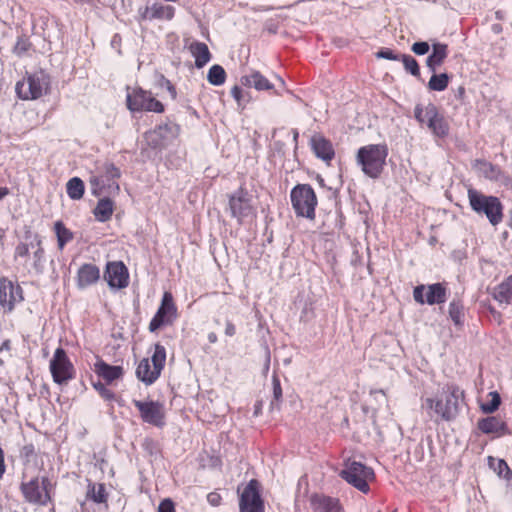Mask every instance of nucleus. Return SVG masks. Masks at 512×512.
I'll list each match as a JSON object with an SVG mask.
<instances>
[{
    "label": "nucleus",
    "mask_w": 512,
    "mask_h": 512,
    "mask_svg": "<svg viewBox=\"0 0 512 512\" xmlns=\"http://www.w3.org/2000/svg\"><path fill=\"white\" fill-rule=\"evenodd\" d=\"M414 116L420 124L426 125L436 137L444 138L448 135L449 125L434 104L430 103L425 107L421 104L416 105Z\"/></svg>",
    "instance_id": "423d86ee"
},
{
    "label": "nucleus",
    "mask_w": 512,
    "mask_h": 512,
    "mask_svg": "<svg viewBox=\"0 0 512 512\" xmlns=\"http://www.w3.org/2000/svg\"><path fill=\"white\" fill-rule=\"evenodd\" d=\"M269 363H270V355L268 354L267 359H266V369L269 368Z\"/></svg>",
    "instance_id": "bf43d9fd"
},
{
    "label": "nucleus",
    "mask_w": 512,
    "mask_h": 512,
    "mask_svg": "<svg viewBox=\"0 0 512 512\" xmlns=\"http://www.w3.org/2000/svg\"><path fill=\"white\" fill-rule=\"evenodd\" d=\"M343 479L363 493L369 491V482L374 479V472L371 468L360 462L353 461L346 464L345 469L340 473Z\"/></svg>",
    "instance_id": "9b49d317"
},
{
    "label": "nucleus",
    "mask_w": 512,
    "mask_h": 512,
    "mask_svg": "<svg viewBox=\"0 0 512 512\" xmlns=\"http://www.w3.org/2000/svg\"><path fill=\"white\" fill-rule=\"evenodd\" d=\"M377 58H384L388 60H400L401 55L395 54L391 49H381L376 53Z\"/></svg>",
    "instance_id": "a18cd8bd"
},
{
    "label": "nucleus",
    "mask_w": 512,
    "mask_h": 512,
    "mask_svg": "<svg viewBox=\"0 0 512 512\" xmlns=\"http://www.w3.org/2000/svg\"><path fill=\"white\" fill-rule=\"evenodd\" d=\"M25 499L34 504L47 505L51 500L53 484L48 477L34 478L21 485Z\"/></svg>",
    "instance_id": "9d476101"
},
{
    "label": "nucleus",
    "mask_w": 512,
    "mask_h": 512,
    "mask_svg": "<svg viewBox=\"0 0 512 512\" xmlns=\"http://www.w3.org/2000/svg\"><path fill=\"white\" fill-rule=\"evenodd\" d=\"M126 101L128 109L132 112H164V105L154 98L150 91L143 90L142 88L128 90Z\"/></svg>",
    "instance_id": "1a4fd4ad"
},
{
    "label": "nucleus",
    "mask_w": 512,
    "mask_h": 512,
    "mask_svg": "<svg viewBox=\"0 0 512 512\" xmlns=\"http://www.w3.org/2000/svg\"><path fill=\"white\" fill-rule=\"evenodd\" d=\"M175 16V8L160 2H155L151 6L139 9V21L144 20H165L170 21Z\"/></svg>",
    "instance_id": "aec40b11"
},
{
    "label": "nucleus",
    "mask_w": 512,
    "mask_h": 512,
    "mask_svg": "<svg viewBox=\"0 0 512 512\" xmlns=\"http://www.w3.org/2000/svg\"><path fill=\"white\" fill-rule=\"evenodd\" d=\"M8 194H9V189L7 187H0V200H2Z\"/></svg>",
    "instance_id": "4d7b16f0"
},
{
    "label": "nucleus",
    "mask_w": 512,
    "mask_h": 512,
    "mask_svg": "<svg viewBox=\"0 0 512 512\" xmlns=\"http://www.w3.org/2000/svg\"><path fill=\"white\" fill-rule=\"evenodd\" d=\"M50 89V77L44 71L28 74L16 84V93L22 100H36L46 95Z\"/></svg>",
    "instance_id": "20e7f679"
},
{
    "label": "nucleus",
    "mask_w": 512,
    "mask_h": 512,
    "mask_svg": "<svg viewBox=\"0 0 512 512\" xmlns=\"http://www.w3.org/2000/svg\"><path fill=\"white\" fill-rule=\"evenodd\" d=\"M114 211V203L109 198H102L98 201L97 206L94 209V215L100 222L108 221Z\"/></svg>",
    "instance_id": "c756f323"
},
{
    "label": "nucleus",
    "mask_w": 512,
    "mask_h": 512,
    "mask_svg": "<svg viewBox=\"0 0 512 512\" xmlns=\"http://www.w3.org/2000/svg\"><path fill=\"white\" fill-rule=\"evenodd\" d=\"M22 288L8 279L0 281V305L12 311L17 303L23 301Z\"/></svg>",
    "instance_id": "a211bd4d"
},
{
    "label": "nucleus",
    "mask_w": 512,
    "mask_h": 512,
    "mask_svg": "<svg viewBox=\"0 0 512 512\" xmlns=\"http://www.w3.org/2000/svg\"><path fill=\"white\" fill-rule=\"evenodd\" d=\"M258 486L256 480H251L248 483L240 497V512H264Z\"/></svg>",
    "instance_id": "f3484780"
},
{
    "label": "nucleus",
    "mask_w": 512,
    "mask_h": 512,
    "mask_svg": "<svg viewBox=\"0 0 512 512\" xmlns=\"http://www.w3.org/2000/svg\"><path fill=\"white\" fill-rule=\"evenodd\" d=\"M449 316L455 325H461L463 323V306L456 301H452L449 304Z\"/></svg>",
    "instance_id": "ea45409f"
},
{
    "label": "nucleus",
    "mask_w": 512,
    "mask_h": 512,
    "mask_svg": "<svg viewBox=\"0 0 512 512\" xmlns=\"http://www.w3.org/2000/svg\"><path fill=\"white\" fill-rule=\"evenodd\" d=\"M166 362L165 347L156 344L151 359L144 358L138 364L136 375L147 385L154 383L160 376Z\"/></svg>",
    "instance_id": "39448f33"
},
{
    "label": "nucleus",
    "mask_w": 512,
    "mask_h": 512,
    "mask_svg": "<svg viewBox=\"0 0 512 512\" xmlns=\"http://www.w3.org/2000/svg\"><path fill=\"white\" fill-rule=\"evenodd\" d=\"M208 340H209V342H210V343H215V342L217 341V336H216V334H215V333H213V332H212V333H210V334L208 335Z\"/></svg>",
    "instance_id": "13d9d810"
},
{
    "label": "nucleus",
    "mask_w": 512,
    "mask_h": 512,
    "mask_svg": "<svg viewBox=\"0 0 512 512\" xmlns=\"http://www.w3.org/2000/svg\"><path fill=\"white\" fill-rule=\"evenodd\" d=\"M231 94L239 106H242L245 104V102H247L245 99L244 92L239 86H234L231 89Z\"/></svg>",
    "instance_id": "de8ad7c7"
},
{
    "label": "nucleus",
    "mask_w": 512,
    "mask_h": 512,
    "mask_svg": "<svg viewBox=\"0 0 512 512\" xmlns=\"http://www.w3.org/2000/svg\"><path fill=\"white\" fill-rule=\"evenodd\" d=\"M100 279V269L91 263L83 264L77 272L76 282L80 289H85Z\"/></svg>",
    "instance_id": "5701e85b"
},
{
    "label": "nucleus",
    "mask_w": 512,
    "mask_h": 512,
    "mask_svg": "<svg viewBox=\"0 0 512 512\" xmlns=\"http://www.w3.org/2000/svg\"><path fill=\"white\" fill-rule=\"evenodd\" d=\"M143 422L162 428L165 425L166 412L164 404L153 400H133Z\"/></svg>",
    "instance_id": "2eb2a0df"
},
{
    "label": "nucleus",
    "mask_w": 512,
    "mask_h": 512,
    "mask_svg": "<svg viewBox=\"0 0 512 512\" xmlns=\"http://www.w3.org/2000/svg\"><path fill=\"white\" fill-rule=\"evenodd\" d=\"M478 428L486 434L499 433L504 430V423L496 417H487L479 421Z\"/></svg>",
    "instance_id": "2f4dec72"
},
{
    "label": "nucleus",
    "mask_w": 512,
    "mask_h": 512,
    "mask_svg": "<svg viewBox=\"0 0 512 512\" xmlns=\"http://www.w3.org/2000/svg\"><path fill=\"white\" fill-rule=\"evenodd\" d=\"M158 512H175V506L172 500L164 499L159 505Z\"/></svg>",
    "instance_id": "09e8293b"
},
{
    "label": "nucleus",
    "mask_w": 512,
    "mask_h": 512,
    "mask_svg": "<svg viewBox=\"0 0 512 512\" xmlns=\"http://www.w3.org/2000/svg\"><path fill=\"white\" fill-rule=\"evenodd\" d=\"M188 49L195 58V66L199 69L203 68L211 60L212 56L209 48L203 42L193 41L190 43Z\"/></svg>",
    "instance_id": "393cba45"
},
{
    "label": "nucleus",
    "mask_w": 512,
    "mask_h": 512,
    "mask_svg": "<svg viewBox=\"0 0 512 512\" xmlns=\"http://www.w3.org/2000/svg\"><path fill=\"white\" fill-rule=\"evenodd\" d=\"M493 296L499 303H512V275L495 287Z\"/></svg>",
    "instance_id": "c85d7f7f"
},
{
    "label": "nucleus",
    "mask_w": 512,
    "mask_h": 512,
    "mask_svg": "<svg viewBox=\"0 0 512 512\" xmlns=\"http://www.w3.org/2000/svg\"><path fill=\"white\" fill-rule=\"evenodd\" d=\"M228 204L231 216L236 218L239 223L256 216L253 196L242 186L229 196Z\"/></svg>",
    "instance_id": "6e6552de"
},
{
    "label": "nucleus",
    "mask_w": 512,
    "mask_h": 512,
    "mask_svg": "<svg viewBox=\"0 0 512 512\" xmlns=\"http://www.w3.org/2000/svg\"><path fill=\"white\" fill-rule=\"evenodd\" d=\"M311 505L314 512H342L338 499L323 495H314Z\"/></svg>",
    "instance_id": "b1692460"
},
{
    "label": "nucleus",
    "mask_w": 512,
    "mask_h": 512,
    "mask_svg": "<svg viewBox=\"0 0 512 512\" xmlns=\"http://www.w3.org/2000/svg\"><path fill=\"white\" fill-rule=\"evenodd\" d=\"M471 208L478 214H485L492 225H497L503 218V206L495 196H486L475 189L468 190Z\"/></svg>",
    "instance_id": "7ed1b4c3"
},
{
    "label": "nucleus",
    "mask_w": 512,
    "mask_h": 512,
    "mask_svg": "<svg viewBox=\"0 0 512 512\" xmlns=\"http://www.w3.org/2000/svg\"><path fill=\"white\" fill-rule=\"evenodd\" d=\"M430 46L427 42H415L411 50L417 55H425L428 53Z\"/></svg>",
    "instance_id": "49530a36"
},
{
    "label": "nucleus",
    "mask_w": 512,
    "mask_h": 512,
    "mask_svg": "<svg viewBox=\"0 0 512 512\" xmlns=\"http://www.w3.org/2000/svg\"><path fill=\"white\" fill-rule=\"evenodd\" d=\"M400 60L402 61L407 72L416 77L420 76V68L415 58H413L411 55L402 54Z\"/></svg>",
    "instance_id": "58836bf2"
},
{
    "label": "nucleus",
    "mask_w": 512,
    "mask_h": 512,
    "mask_svg": "<svg viewBox=\"0 0 512 512\" xmlns=\"http://www.w3.org/2000/svg\"><path fill=\"white\" fill-rule=\"evenodd\" d=\"M490 401L481 404V409L485 413H493L496 411L501 403L500 395L497 392H490L488 394Z\"/></svg>",
    "instance_id": "a19ab883"
},
{
    "label": "nucleus",
    "mask_w": 512,
    "mask_h": 512,
    "mask_svg": "<svg viewBox=\"0 0 512 512\" xmlns=\"http://www.w3.org/2000/svg\"><path fill=\"white\" fill-rule=\"evenodd\" d=\"M490 466L494 469L499 477H502L506 480L512 479V471L506 461L503 459H494L490 457Z\"/></svg>",
    "instance_id": "e433bc0d"
},
{
    "label": "nucleus",
    "mask_w": 512,
    "mask_h": 512,
    "mask_svg": "<svg viewBox=\"0 0 512 512\" xmlns=\"http://www.w3.org/2000/svg\"><path fill=\"white\" fill-rule=\"evenodd\" d=\"M94 372L107 384H111L115 380L121 379L124 375V369L122 366L109 365L102 359H98L94 364Z\"/></svg>",
    "instance_id": "4be33fe9"
},
{
    "label": "nucleus",
    "mask_w": 512,
    "mask_h": 512,
    "mask_svg": "<svg viewBox=\"0 0 512 512\" xmlns=\"http://www.w3.org/2000/svg\"><path fill=\"white\" fill-rule=\"evenodd\" d=\"M413 297L419 304H442L447 299V289L443 283L422 284L414 288Z\"/></svg>",
    "instance_id": "dca6fc26"
},
{
    "label": "nucleus",
    "mask_w": 512,
    "mask_h": 512,
    "mask_svg": "<svg viewBox=\"0 0 512 512\" xmlns=\"http://www.w3.org/2000/svg\"><path fill=\"white\" fill-rule=\"evenodd\" d=\"M66 191L72 200H79L84 195V182L78 177H73L67 182Z\"/></svg>",
    "instance_id": "473e14b6"
},
{
    "label": "nucleus",
    "mask_w": 512,
    "mask_h": 512,
    "mask_svg": "<svg viewBox=\"0 0 512 512\" xmlns=\"http://www.w3.org/2000/svg\"><path fill=\"white\" fill-rule=\"evenodd\" d=\"M387 156L386 145L370 144L358 150L356 159L367 176L377 178L384 168Z\"/></svg>",
    "instance_id": "f03ea898"
},
{
    "label": "nucleus",
    "mask_w": 512,
    "mask_h": 512,
    "mask_svg": "<svg viewBox=\"0 0 512 512\" xmlns=\"http://www.w3.org/2000/svg\"><path fill=\"white\" fill-rule=\"evenodd\" d=\"M235 333H236V328H235L234 324L232 322L228 321L226 323V327H225V334L227 336L232 337L235 335Z\"/></svg>",
    "instance_id": "603ef678"
},
{
    "label": "nucleus",
    "mask_w": 512,
    "mask_h": 512,
    "mask_svg": "<svg viewBox=\"0 0 512 512\" xmlns=\"http://www.w3.org/2000/svg\"><path fill=\"white\" fill-rule=\"evenodd\" d=\"M178 317L177 306L171 292H164L160 307L149 324V330L155 332L162 326L171 325Z\"/></svg>",
    "instance_id": "4468645a"
},
{
    "label": "nucleus",
    "mask_w": 512,
    "mask_h": 512,
    "mask_svg": "<svg viewBox=\"0 0 512 512\" xmlns=\"http://www.w3.org/2000/svg\"><path fill=\"white\" fill-rule=\"evenodd\" d=\"M463 397V391L454 384L446 385L436 398L427 397L422 401V408L427 410L430 417L433 413L444 421L456 418L459 412V401Z\"/></svg>",
    "instance_id": "f257e3e1"
},
{
    "label": "nucleus",
    "mask_w": 512,
    "mask_h": 512,
    "mask_svg": "<svg viewBox=\"0 0 512 512\" xmlns=\"http://www.w3.org/2000/svg\"><path fill=\"white\" fill-rule=\"evenodd\" d=\"M448 55V46L443 43H434L433 51L426 60V65L431 72H435L436 69L442 65Z\"/></svg>",
    "instance_id": "bb28decb"
},
{
    "label": "nucleus",
    "mask_w": 512,
    "mask_h": 512,
    "mask_svg": "<svg viewBox=\"0 0 512 512\" xmlns=\"http://www.w3.org/2000/svg\"><path fill=\"white\" fill-rule=\"evenodd\" d=\"M2 363H3V361L0 359V364H2Z\"/></svg>",
    "instance_id": "052dcab7"
},
{
    "label": "nucleus",
    "mask_w": 512,
    "mask_h": 512,
    "mask_svg": "<svg viewBox=\"0 0 512 512\" xmlns=\"http://www.w3.org/2000/svg\"><path fill=\"white\" fill-rule=\"evenodd\" d=\"M93 386L105 400H113L115 398L113 391L108 389L104 383L97 382L94 383Z\"/></svg>",
    "instance_id": "37998d69"
},
{
    "label": "nucleus",
    "mask_w": 512,
    "mask_h": 512,
    "mask_svg": "<svg viewBox=\"0 0 512 512\" xmlns=\"http://www.w3.org/2000/svg\"><path fill=\"white\" fill-rule=\"evenodd\" d=\"M31 249V243H19L15 248V259L27 257Z\"/></svg>",
    "instance_id": "c03bdc74"
},
{
    "label": "nucleus",
    "mask_w": 512,
    "mask_h": 512,
    "mask_svg": "<svg viewBox=\"0 0 512 512\" xmlns=\"http://www.w3.org/2000/svg\"><path fill=\"white\" fill-rule=\"evenodd\" d=\"M88 497L95 503H104L107 501V494L103 484H93L89 487Z\"/></svg>",
    "instance_id": "4c0bfd02"
},
{
    "label": "nucleus",
    "mask_w": 512,
    "mask_h": 512,
    "mask_svg": "<svg viewBox=\"0 0 512 512\" xmlns=\"http://www.w3.org/2000/svg\"><path fill=\"white\" fill-rule=\"evenodd\" d=\"M119 177V169L112 163H105L102 167L98 168L97 174L90 179L92 193L98 196L102 194L106 188L118 192L119 185L115 180Z\"/></svg>",
    "instance_id": "f8f14e48"
},
{
    "label": "nucleus",
    "mask_w": 512,
    "mask_h": 512,
    "mask_svg": "<svg viewBox=\"0 0 512 512\" xmlns=\"http://www.w3.org/2000/svg\"><path fill=\"white\" fill-rule=\"evenodd\" d=\"M291 202L297 216L315 218L317 197L309 184H298L291 191Z\"/></svg>",
    "instance_id": "0eeeda50"
},
{
    "label": "nucleus",
    "mask_w": 512,
    "mask_h": 512,
    "mask_svg": "<svg viewBox=\"0 0 512 512\" xmlns=\"http://www.w3.org/2000/svg\"><path fill=\"white\" fill-rule=\"evenodd\" d=\"M145 137H146L148 144L153 148L165 146L162 138L159 137V134H156V129L146 133Z\"/></svg>",
    "instance_id": "79ce46f5"
},
{
    "label": "nucleus",
    "mask_w": 512,
    "mask_h": 512,
    "mask_svg": "<svg viewBox=\"0 0 512 512\" xmlns=\"http://www.w3.org/2000/svg\"><path fill=\"white\" fill-rule=\"evenodd\" d=\"M50 372L53 381L57 384L67 383L75 377V369L67 356L65 350L61 347L57 348L50 360Z\"/></svg>",
    "instance_id": "ddd939ff"
},
{
    "label": "nucleus",
    "mask_w": 512,
    "mask_h": 512,
    "mask_svg": "<svg viewBox=\"0 0 512 512\" xmlns=\"http://www.w3.org/2000/svg\"><path fill=\"white\" fill-rule=\"evenodd\" d=\"M4 472H5L4 454H3V450L0 448V479L2 478Z\"/></svg>",
    "instance_id": "864d4df0"
},
{
    "label": "nucleus",
    "mask_w": 512,
    "mask_h": 512,
    "mask_svg": "<svg viewBox=\"0 0 512 512\" xmlns=\"http://www.w3.org/2000/svg\"><path fill=\"white\" fill-rule=\"evenodd\" d=\"M207 80L210 84L220 86L226 81V72L224 68L218 64L210 67L207 75Z\"/></svg>",
    "instance_id": "f704fd0d"
},
{
    "label": "nucleus",
    "mask_w": 512,
    "mask_h": 512,
    "mask_svg": "<svg viewBox=\"0 0 512 512\" xmlns=\"http://www.w3.org/2000/svg\"><path fill=\"white\" fill-rule=\"evenodd\" d=\"M310 144L315 155L329 165L335 156L332 143L321 134H315L311 137Z\"/></svg>",
    "instance_id": "412c9836"
},
{
    "label": "nucleus",
    "mask_w": 512,
    "mask_h": 512,
    "mask_svg": "<svg viewBox=\"0 0 512 512\" xmlns=\"http://www.w3.org/2000/svg\"><path fill=\"white\" fill-rule=\"evenodd\" d=\"M31 249H33V261L31 268L35 274H41L44 269V248L42 247L41 239L36 236L34 241L31 242Z\"/></svg>",
    "instance_id": "cd10ccee"
},
{
    "label": "nucleus",
    "mask_w": 512,
    "mask_h": 512,
    "mask_svg": "<svg viewBox=\"0 0 512 512\" xmlns=\"http://www.w3.org/2000/svg\"><path fill=\"white\" fill-rule=\"evenodd\" d=\"M10 348H11L10 340H5L0 345V353H2L3 351H9Z\"/></svg>",
    "instance_id": "5fc2aeb1"
},
{
    "label": "nucleus",
    "mask_w": 512,
    "mask_h": 512,
    "mask_svg": "<svg viewBox=\"0 0 512 512\" xmlns=\"http://www.w3.org/2000/svg\"><path fill=\"white\" fill-rule=\"evenodd\" d=\"M54 230L57 236L58 247L62 250L73 239V234L61 221H57L54 224Z\"/></svg>",
    "instance_id": "72a5a7b5"
},
{
    "label": "nucleus",
    "mask_w": 512,
    "mask_h": 512,
    "mask_svg": "<svg viewBox=\"0 0 512 512\" xmlns=\"http://www.w3.org/2000/svg\"><path fill=\"white\" fill-rule=\"evenodd\" d=\"M167 89L170 92L172 98H175L176 97V90H175L174 86L169 81L167 82Z\"/></svg>",
    "instance_id": "6e6d98bb"
},
{
    "label": "nucleus",
    "mask_w": 512,
    "mask_h": 512,
    "mask_svg": "<svg viewBox=\"0 0 512 512\" xmlns=\"http://www.w3.org/2000/svg\"><path fill=\"white\" fill-rule=\"evenodd\" d=\"M180 132V127L173 122H168L162 125H159L156 128V134H159V137L162 138L164 145H166L169 141L175 139Z\"/></svg>",
    "instance_id": "7c9ffc66"
},
{
    "label": "nucleus",
    "mask_w": 512,
    "mask_h": 512,
    "mask_svg": "<svg viewBox=\"0 0 512 512\" xmlns=\"http://www.w3.org/2000/svg\"><path fill=\"white\" fill-rule=\"evenodd\" d=\"M221 496L220 494L216 493V492H211L207 495V501L212 505V506H218L220 505L221 503Z\"/></svg>",
    "instance_id": "8fccbe9b"
},
{
    "label": "nucleus",
    "mask_w": 512,
    "mask_h": 512,
    "mask_svg": "<svg viewBox=\"0 0 512 512\" xmlns=\"http://www.w3.org/2000/svg\"><path fill=\"white\" fill-rule=\"evenodd\" d=\"M104 279L111 288L121 289L128 286L129 273L123 262H108Z\"/></svg>",
    "instance_id": "6ab92c4d"
},
{
    "label": "nucleus",
    "mask_w": 512,
    "mask_h": 512,
    "mask_svg": "<svg viewBox=\"0 0 512 512\" xmlns=\"http://www.w3.org/2000/svg\"><path fill=\"white\" fill-rule=\"evenodd\" d=\"M449 76L446 73L433 74L428 82V88L432 91H444L449 84Z\"/></svg>",
    "instance_id": "c9c22d12"
},
{
    "label": "nucleus",
    "mask_w": 512,
    "mask_h": 512,
    "mask_svg": "<svg viewBox=\"0 0 512 512\" xmlns=\"http://www.w3.org/2000/svg\"><path fill=\"white\" fill-rule=\"evenodd\" d=\"M273 394L276 400H279L282 397L281 385L276 377L273 379Z\"/></svg>",
    "instance_id": "3c124183"
},
{
    "label": "nucleus",
    "mask_w": 512,
    "mask_h": 512,
    "mask_svg": "<svg viewBox=\"0 0 512 512\" xmlns=\"http://www.w3.org/2000/svg\"><path fill=\"white\" fill-rule=\"evenodd\" d=\"M241 84L247 87H253L258 91L270 90L273 88V84L258 71H252L251 73L241 77Z\"/></svg>",
    "instance_id": "a878e982"
}]
</instances>
